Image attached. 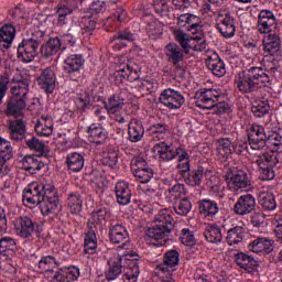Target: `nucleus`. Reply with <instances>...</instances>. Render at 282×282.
Here are the masks:
<instances>
[{
    "mask_svg": "<svg viewBox=\"0 0 282 282\" xmlns=\"http://www.w3.org/2000/svg\"><path fill=\"white\" fill-rule=\"evenodd\" d=\"M279 68L276 66L265 69L261 66H251L245 72H240L235 76L234 84L240 94H253L259 87H265L272 82L270 77Z\"/></svg>",
    "mask_w": 282,
    "mask_h": 282,
    "instance_id": "obj_1",
    "label": "nucleus"
},
{
    "mask_svg": "<svg viewBox=\"0 0 282 282\" xmlns=\"http://www.w3.org/2000/svg\"><path fill=\"white\" fill-rule=\"evenodd\" d=\"M175 219L173 212L169 208L161 209L154 218V226L147 230V237L152 241H158V246H166L169 235L173 232Z\"/></svg>",
    "mask_w": 282,
    "mask_h": 282,
    "instance_id": "obj_2",
    "label": "nucleus"
},
{
    "mask_svg": "<svg viewBox=\"0 0 282 282\" xmlns=\"http://www.w3.org/2000/svg\"><path fill=\"white\" fill-rule=\"evenodd\" d=\"M221 98V90L217 88H200L194 96L195 105L199 109H213L214 113H226L228 106Z\"/></svg>",
    "mask_w": 282,
    "mask_h": 282,
    "instance_id": "obj_3",
    "label": "nucleus"
},
{
    "mask_svg": "<svg viewBox=\"0 0 282 282\" xmlns=\"http://www.w3.org/2000/svg\"><path fill=\"white\" fill-rule=\"evenodd\" d=\"M40 191L42 193L41 213L43 217H47V215L54 214L56 208H58V192L52 181L42 182Z\"/></svg>",
    "mask_w": 282,
    "mask_h": 282,
    "instance_id": "obj_4",
    "label": "nucleus"
},
{
    "mask_svg": "<svg viewBox=\"0 0 282 282\" xmlns=\"http://www.w3.org/2000/svg\"><path fill=\"white\" fill-rule=\"evenodd\" d=\"M115 78L117 83H122L123 80L138 83L139 89L142 91H153V82L149 79H140L138 69H134L129 64L120 66L115 73Z\"/></svg>",
    "mask_w": 282,
    "mask_h": 282,
    "instance_id": "obj_5",
    "label": "nucleus"
},
{
    "mask_svg": "<svg viewBox=\"0 0 282 282\" xmlns=\"http://www.w3.org/2000/svg\"><path fill=\"white\" fill-rule=\"evenodd\" d=\"M253 164L261 170V177L264 181L274 180L276 173L274 172V166L279 164V153L269 152L267 154H261L252 160Z\"/></svg>",
    "mask_w": 282,
    "mask_h": 282,
    "instance_id": "obj_6",
    "label": "nucleus"
},
{
    "mask_svg": "<svg viewBox=\"0 0 282 282\" xmlns=\"http://www.w3.org/2000/svg\"><path fill=\"white\" fill-rule=\"evenodd\" d=\"M37 34L40 39H26L18 45V58L19 61H22V63H32L39 55V46L43 41V32H37Z\"/></svg>",
    "mask_w": 282,
    "mask_h": 282,
    "instance_id": "obj_7",
    "label": "nucleus"
},
{
    "mask_svg": "<svg viewBox=\"0 0 282 282\" xmlns=\"http://www.w3.org/2000/svg\"><path fill=\"white\" fill-rule=\"evenodd\" d=\"M30 94V75L28 70H18L12 78L11 98L24 100L28 102V95Z\"/></svg>",
    "mask_w": 282,
    "mask_h": 282,
    "instance_id": "obj_8",
    "label": "nucleus"
},
{
    "mask_svg": "<svg viewBox=\"0 0 282 282\" xmlns=\"http://www.w3.org/2000/svg\"><path fill=\"white\" fill-rule=\"evenodd\" d=\"M227 188L232 193H241L250 186L248 174L243 170H228L225 173Z\"/></svg>",
    "mask_w": 282,
    "mask_h": 282,
    "instance_id": "obj_9",
    "label": "nucleus"
},
{
    "mask_svg": "<svg viewBox=\"0 0 282 282\" xmlns=\"http://www.w3.org/2000/svg\"><path fill=\"white\" fill-rule=\"evenodd\" d=\"M165 56L167 62L173 64L175 69V77L183 78L185 70H184V50L180 47L177 44L170 43L165 46Z\"/></svg>",
    "mask_w": 282,
    "mask_h": 282,
    "instance_id": "obj_10",
    "label": "nucleus"
},
{
    "mask_svg": "<svg viewBox=\"0 0 282 282\" xmlns=\"http://www.w3.org/2000/svg\"><path fill=\"white\" fill-rule=\"evenodd\" d=\"M278 25L279 20H276L274 11L270 9H262L258 13L257 31L259 34H274Z\"/></svg>",
    "mask_w": 282,
    "mask_h": 282,
    "instance_id": "obj_11",
    "label": "nucleus"
},
{
    "mask_svg": "<svg viewBox=\"0 0 282 282\" xmlns=\"http://www.w3.org/2000/svg\"><path fill=\"white\" fill-rule=\"evenodd\" d=\"M108 237L113 246L118 247V250H129L131 248V240L129 238V231L127 227L115 224L109 226Z\"/></svg>",
    "mask_w": 282,
    "mask_h": 282,
    "instance_id": "obj_12",
    "label": "nucleus"
},
{
    "mask_svg": "<svg viewBox=\"0 0 282 282\" xmlns=\"http://www.w3.org/2000/svg\"><path fill=\"white\" fill-rule=\"evenodd\" d=\"M161 105H164L167 109H181L182 105L186 102L184 95L175 89L166 88L164 89L159 97Z\"/></svg>",
    "mask_w": 282,
    "mask_h": 282,
    "instance_id": "obj_13",
    "label": "nucleus"
},
{
    "mask_svg": "<svg viewBox=\"0 0 282 282\" xmlns=\"http://www.w3.org/2000/svg\"><path fill=\"white\" fill-rule=\"evenodd\" d=\"M22 202L24 206H29L32 208V206H40L43 204V192H41V185L37 183H31L29 184L22 193Z\"/></svg>",
    "mask_w": 282,
    "mask_h": 282,
    "instance_id": "obj_14",
    "label": "nucleus"
},
{
    "mask_svg": "<svg viewBox=\"0 0 282 282\" xmlns=\"http://www.w3.org/2000/svg\"><path fill=\"white\" fill-rule=\"evenodd\" d=\"M257 208V198L252 194L241 195L234 205L232 212L239 217L251 215Z\"/></svg>",
    "mask_w": 282,
    "mask_h": 282,
    "instance_id": "obj_15",
    "label": "nucleus"
},
{
    "mask_svg": "<svg viewBox=\"0 0 282 282\" xmlns=\"http://www.w3.org/2000/svg\"><path fill=\"white\" fill-rule=\"evenodd\" d=\"M217 30L224 39H232L237 26L235 25V17L230 11H225L218 15Z\"/></svg>",
    "mask_w": 282,
    "mask_h": 282,
    "instance_id": "obj_16",
    "label": "nucleus"
},
{
    "mask_svg": "<svg viewBox=\"0 0 282 282\" xmlns=\"http://www.w3.org/2000/svg\"><path fill=\"white\" fill-rule=\"evenodd\" d=\"M249 145L252 151H261L265 148V141L268 140V134L265 133V128L263 126L253 124L251 126L249 132Z\"/></svg>",
    "mask_w": 282,
    "mask_h": 282,
    "instance_id": "obj_17",
    "label": "nucleus"
},
{
    "mask_svg": "<svg viewBox=\"0 0 282 282\" xmlns=\"http://www.w3.org/2000/svg\"><path fill=\"white\" fill-rule=\"evenodd\" d=\"M14 230L21 239H30L36 232V224L30 216H22L14 221Z\"/></svg>",
    "mask_w": 282,
    "mask_h": 282,
    "instance_id": "obj_18",
    "label": "nucleus"
},
{
    "mask_svg": "<svg viewBox=\"0 0 282 282\" xmlns=\"http://www.w3.org/2000/svg\"><path fill=\"white\" fill-rule=\"evenodd\" d=\"M205 63L207 65V69H210L214 76H217L218 78H223V76H226V64L224 63V59H221L219 54H217V52L207 51Z\"/></svg>",
    "mask_w": 282,
    "mask_h": 282,
    "instance_id": "obj_19",
    "label": "nucleus"
},
{
    "mask_svg": "<svg viewBox=\"0 0 282 282\" xmlns=\"http://www.w3.org/2000/svg\"><path fill=\"white\" fill-rule=\"evenodd\" d=\"M177 25L184 28L191 34H199L202 31V19L193 13L177 14Z\"/></svg>",
    "mask_w": 282,
    "mask_h": 282,
    "instance_id": "obj_20",
    "label": "nucleus"
},
{
    "mask_svg": "<svg viewBox=\"0 0 282 282\" xmlns=\"http://www.w3.org/2000/svg\"><path fill=\"white\" fill-rule=\"evenodd\" d=\"M25 109H28V101L10 97L6 101L4 116L7 118H23Z\"/></svg>",
    "mask_w": 282,
    "mask_h": 282,
    "instance_id": "obj_21",
    "label": "nucleus"
},
{
    "mask_svg": "<svg viewBox=\"0 0 282 282\" xmlns=\"http://www.w3.org/2000/svg\"><path fill=\"white\" fill-rule=\"evenodd\" d=\"M37 85L45 94H54L56 89V73L53 67H46L37 77Z\"/></svg>",
    "mask_w": 282,
    "mask_h": 282,
    "instance_id": "obj_22",
    "label": "nucleus"
},
{
    "mask_svg": "<svg viewBox=\"0 0 282 282\" xmlns=\"http://www.w3.org/2000/svg\"><path fill=\"white\" fill-rule=\"evenodd\" d=\"M180 265V252L176 250L166 251L163 262L156 265L158 274H172L173 268Z\"/></svg>",
    "mask_w": 282,
    "mask_h": 282,
    "instance_id": "obj_23",
    "label": "nucleus"
},
{
    "mask_svg": "<svg viewBox=\"0 0 282 282\" xmlns=\"http://www.w3.org/2000/svg\"><path fill=\"white\" fill-rule=\"evenodd\" d=\"M152 152L159 158L160 162H173L177 158V148L164 141L158 142Z\"/></svg>",
    "mask_w": 282,
    "mask_h": 282,
    "instance_id": "obj_24",
    "label": "nucleus"
},
{
    "mask_svg": "<svg viewBox=\"0 0 282 282\" xmlns=\"http://www.w3.org/2000/svg\"><path fill=\"white\" fill-rule=\"evenodd\" d=\"M273 243L271 239L258 237L249 242L248 250L254 254H270L274 250Z\"/></svg>",
    "mask_w": 282,
    "mask_h": 282,
    "instance_id": "obj_25",
    "label": "nucleus"
},
{
    "mask_svg": "<svg viewBox=\"0 0 282 282\" xmlns=\"http://www.w3.org/2000/svg\"><path fill=\"white\" fill-rule=\"evenodd\" d=\"M83 65H85V58H83V55H68L64 61V72L74 78V76L80 75V67H83Z\"/></svg>",
    "mask_w": 282,
    "mask_h": 282,
    "instance_id": "obj_26",
    "label": "nucleus"
},
{
    "mask_svg": "<svg viewBox=\"0 0 282 282\" xmlns=\"http://www.w3.org/2000/svg\"><path fill=\"white\" fill-rule=\"evenodd\" d=\"M263 52L267 56H276L281 50V36L278 32H273L262 40Z\"/></svg>",
    "mask_w": 282,
    "mask_h": 282,
    "instance_id": "obj_27",
    "label": "nucleus"
},
{
    "mask_svg": "<svg viewBox=\"0 0 282 282\" xmlns=\"http://www.w3.org/2000/svg\"><path fill=\"white\" fill-rule=\"evenodd\" d=\"M174 37L186 52H188V50H195V52H202V50H204L205 44H193L195 40L182 29L174 30Z\"/></svg>",
    "mask_w": 282,
    "mask_h": 282,
    "instance_id": "obj_28",
    "label": "nucleus"
},
{
    "mask_svg": "<svg viewBox=\"0 0 282 282\" xmlns=\"http://www.w3.org/2000/svg\"><path fill=\"white\" fill-rule=\"evenodd\" d=\"M88 140L93 144L100 147L107 142V130L100 123H91L87 128Z\"/></svg>",
    "mask_w": 282,
    "mask_h": 282,
    "instance_id": "obj_29",
    "label": "nucleus"
},
{
    "mask_svg": "<svg viewBox=\"0 0 282 282\" xmlns=\"http://www.w3.org/2000/svg\"><path fill=\"white\" fill-rule=\"evenodd\" d=\"M80 269L77 267H64L53 274V282H74L78 281Z\"/></svg>",
    "mask_w": 282,
    "mask_h": 282,
    "instance_id": "obj_30",
    "label": "nucleus"
},
{
    "mask_svg": "<svg viewBox=\"0 0 282 282\" xmlns=\"http://www.w3.org/2000/svg\"><path fill=\"white\" fill-rule=\"evenodd\" d=\"M35 133L42 138H50L54 133V120L50 115H42L35 123Z\"/></svg>",
    "mask_w": 282,
    "mask_h": 282,
    "instance_id": "obj_31",
    "label": "nucleus"
},
{
    "mask_svg": "<svg viewBox=\"0 0 282 282\" xmlns=\"http://www.w3.org/2000/svg\"><path fill=\"white\" fill-rule=\"evenodd\" d=\"M235 262L241 270H245L249 274L252 272H257V268H259V262L253 259L251 256L239 252L234 256Z\"/></svg>",
    "mask_w": 282,
    "mask_h": 282,
    "instance_id": "obj_32",
    "label": "nucleus"
},
{
    "mask_svg": "<svg viewBox=\"0 0 282 282\" xmlns=\"http://www.w3.org/2000/svg\"><path fill=\"white\" fill-rule=\"evenodd\" d=\"M123 257H126V261H128V267L122 275V281L138 282V278L140 276V267L138 265V261L131 262V251H124Z\"/></svg>",
    "mask_w": 282,
    "mask_h": 282,
    "instance_id": "obj_33",
    "label": "nucleus"
},
{
    "mask_svg": "<svg viewBox=\"0 0 282 282\" xmlns=\"http://www.w3.org/2000/svg\"><path fill=\"white\" fill-rule=\"evenodd\" d=\"M108 265L109 268L106 272V279L108 281H116V279H118L124 270V267L122 265V256L117 253L111 257L108 261Z\"/></svg>",
    "mask_w": 282,
    "mask_h": 282,
    "instance_id": "obj_34",
    "label": "nucleus"
},
{
    "mask_svg": "<svg viewBox=\"0 0 282 282\" xmlns=\"http://www.w3.org/2000/svg\"><path fill=\"white\" fill-rule=\"evenodd\" d=\"M115 194L120 206L131 204V188L129 187V183L124 181L117 182L115 185Z\"/></svg>",
    "mask_w": 282,
    "mask_h": 282,
    "instance_id": "obj_35",
    "label": "nucleus"
},
{
    "mask_svg": "<svg viewBox=\"0 0 282 282\" xmlns=\"http://www.w3.org/2000/svg\"><path fill=\"white\" fill-rule=\"evenodd\" d=\"M17 36V29L12 24H4L0 29V50H10Z\"/></svg>",
    "mask_w": 282,
    "mask_h": 282,
    "instance_id": "obj_36",
    "label": "nucleus"
},
{
    "mask_svg": "<svg viewBox=\"0 0 282 282\" xmlns=\"http://www.w3.org/2000/svg\"><path fill=\"white\" fill-rule=\"evenodd\" d=\"M141 30L145 32L147 36L152 41H158L164 33V24L160 21L142 22Z\"/></svg>",
    "mask_w": 282,
    "mask_h": 282,
    "instance_id": "obj_37",
    "label": "nucleus"
},
{
    "mask_svg": "<svg viewBox=\"0 0 282 282\" xmlns=\"http://www.w3.org/2000/svg\"><path fill=\"white\" fill-rule=\"evenodd\" d=\"M122 107H124V98L122 97V94H115L110 96L107 101H104V109L108 111V115L122 111Z\"/></svg>",
    "mask_w": 282,
    "mask_h": 282,
    "instance_id": "obj_38",
    "label": "nucleus"
},
{
    "mask_svg": "<svg viewBox=\"0 0 282 282\" xmlns=\"http://www.w3.org/2000/svg\"><path fill=\"white\" fill-rule=\"evenodd\" d=\"M17 250V240L10 236H4L0 239V256L4 259H12Z\"/></svg>",
    "mask_w": 282,
    "mask_h": 282,
    "instance_id": "obj_39",
    "label": "nucleus"
},
{
    "mask_svg": "<svg viewBox=\"0 0 282 282\" xmlns=\"http://www.w3.org/2000/svg\"><path fill=\"white\" fill-rule=\"evenodd\" d=\"M22 166L24 171L36 173L37 171L45 169V163L41 160L40 155H25L22 159Z\"/></svg>",
    "mask_w": 282,
    "mask_h": 282,
    "instance_id": "obj_40",
    "label": "nucleus"
},
{
    "mask_svg": "<svg viewBox=\"0 0 282 282\" xmlns=\"http://www.w3.org/2000/svg\"><path fill=\"white\" fill-rule=\"evenodd\" d=\"M66 164L73 173H80L85 167V156L78 152H70L66 156Z\"/></svg>",
    "mask_w": 282,
    "mask_h": 282,
    "instance_id": "obj_41",
    "label": "nucleus"
},
{
    "mask_svg": "<svg viewBox=\"0 0 282 282\" xmlns=\"http://www.w3.org/2000/svg\"><path fill=\"white\" fill-rule=\"evenodd\" d=\"M128 134L130 142H140L144 138V127L142 121L132 119L128 126Z\"/></svg>",
    "mask_w": 282,
    "mask_h": 282,
    "instance_id": "obj_42",
    "label": "nucleus"
},
{
    "mask_svg": "<svg viewBox=\"0 0 282 282\" xmlns=\"http://www.w3.org/2000/svg\"><path fill=\"white\" fill-rule=\"evenodd\" d=\"M12 143L0 138V175L3 173V166H6L8 161L12 160Z\"/></svg>",
    "mask_w": 282,
    "mask_h": 282,
    "instance_id": "obj_43",
    "label": "nucleus"
},
{
    "mask_svg": "<svg viewBox=\"0 0 282 282\" xmlns=\"http://www.w3.org/2000/svg\"><path fill=\"white\" fill-rule=\"evenodd\" d=\"M176 158H178L176 169H178L181 175L188 173V171H191V155H188V151L183 147H178Z\"/></svg>",
    "mask_w": 282,
    "mask_h": 282,
    "instance_id": "obj_44",
    "label": "nucleus"
},
{
    "mask_svg": "<svg viewBox=\"0 0 282 282\" xmlns=\"http://www.w3.org/2000/svg\"><path fill=\"white\" fill-rule=\"evenodd\" d=\"M10 137L20 142L25 137V122L21 119L11 120L9 123Z\"/></svg>",
    "mask_w": 282,
    "mask_h": 282,
    "instance_id": "obj_45",
    "label": "nucleus"
},
{
    "mask_svg": "<svg viewBox=\"0 0 282 282\" xmlns=\"http://www.w3.org/2000/svg\"><path fill=\"white\" fill-rule=\"evenodd\" d=\"M61 45H63L61 43V39L58 37L50 39L41 47V54L43 58H47V59L52 58V56H54V54H56L58 50H61Z\"/></svg>",
    "mask_w": 282,
    "mask_h": 282,
    "instance_id": "obj_46",
    "label": "nucleus"
},
{
    "mask_svg": "<svg viewBox=\"0 0 282 282\" xmlns=\"http://www.w3.org/2000/svg\"><path fill=\"white\" fill-rule=\"evenodd\" d=\"M216 149L219 158L228 160L232 155L234 143L229 138H220L216 142Z\"/></svg>",
    "mask_w": 282,
    "mask_h": 282,
    "instance_id": "obj_47",
    "label": "nucleus"
},
{
    "mask_svg": "<svg viewBox=\"0 0 282 282\" xmlns=\"http://www.w3.org/2000/svg\"><path fill=\"white\" fill-rule=\"evenodd\" d=\"M199 210L207 219H214L219 213V205L212 199H203L199 204Z\"/></svg>",
    "mask_w": 282,
    "mask_h": 282,
    "instance_id": "obj_48",
    "label": "nucleus"
},
{
    "mask_svg": "<svg viewBox=\"0 0 282 282\" xmlns=\"http://www.w3.org/2000/svg\"><path fill=\"white\" fill-rule=\"evenodd\" d=\"M246 237V229L241 226H236L227 231L226 241L228 246H239Z\"/></svg>",
    "mask_w": 282,
    "mask_h": 282,
    "instance_id": "obj_49",
    "label": "nucleus"
},
{
    "mask_svg": "<svg viewBox=\"0 0 282 282\" xmlns=\"http://www.w3.org/2000/svg\"><path fill=\"white\" fill-rule=\"evenodd\" d=\"M204 237L209 243H221L224 234H221V228L219 226L207 225L205 227Z\"/></svg>",
    "mask_w": 282,
    "mask_h": 282,
    "instance_id": "obj_50",
    "label": "nucleus"
},
{
    "mask_svg": "<svg viewBox=\"0 0 282 282\" xmlns=\"http://www.w3.org/2000/svg\"><path fill=\"white\" fill-rule=\"evenodd\" d=\"M98 248V238L96 237V230L90 228L85 234L84 238V252L87 254H94Z\"/></svg>",
    "mask_w": 282,
    "mask_h": 282,
    "instance_id": "obj_51",
    "label": "nucleus"
},
{
    "mask_svg": "<svg viewBox=\"0 0 282 282\" xmlns=\"http://www.w3.org/2000/svg\"><path fill=\"white\" fill-rule=\"evenodd\" d=\"M184 195H186V185L182 183H175L165 192V197L170 202H177V199H182Z\"/></svg>",
    "mask_w": 282,
    "mask_h": 282,
    "instance_id": "obj_52",
    "label": "nucleus"
},
{
    "mask_svg": "<svg viewBox=\"0 0 282 282\" xmlns=\"http://www.w3.org/2000/svg\"><path fill=\"white\" fill-rule=\"evenodd\" d=\"M66 205H67V208H69L70 213L73 214L80 213V210H83V196H80V193L73 192L68 194Z\"/></svg>",
    "mask_w": 282,
    "mask_h": 282,
    "instance_id": "obj_53",
    "label": "nucleus"
},
{
    "mask_svg": "<svg viewBox=\"0 0 282 282\" xmlns=\"http://www.w3.org/2000/svg\"><path fill=\"white\" fill-rule=\"evenodd\" d=\"M251 111L256 118H263L270 111L268 99L258 98L252 102Z\"/></svg>",
    "mask_w": 282,
    "mask_h": 282,
    "instance_id": "obj_54",
    "label": "nucleus"
},
{
    "mask_svg": "<svg viewBox=\"0 0 282 282\" xmlns=\"http://www.w3.org/2000/svg\"><path fill=\"white\" fill-rule=\"evenodd\" d=\"M54 265H58V260H56V258H54L53 256H44L40 259L37 263V268L42 270V272L53 275L55 274L54 270L52 269L54 268Z\"/></svg>",
    "mask_w": 282,
    "mask_h": 282,
    "instance_id": "obj_55",
    "label": "nucleus"
},
{
    "mask_svg": "<svg viewBox=\"0 0 282 282\" xmlns=\"http://www.w3.org/2000/svg\"><path fill=\"white\" fill-rule=\"evenodd\" d=\"M149 135H152L153 140H164L166 133H169V126L164 122L153 123L148 129Z\"/></svg>",
    "mask_w": 282,
    "mask_h": 282,
    "instance_id": "obj_56",
    "label": "nucleus"
},
{
    "mask_svg": "<svg viewBox=\"0 0 282 282\" xmlns=\"http://www.w3.org/2000/svg\"><path fill=\"white\" fill-rule=\"evenodd\" d=\"M260 204L263 210H276V200L274 198V194L270 192H263L260 195Z\"/></svg>",
    "mask_w": 282,
    "mask_h": 282,
    "instance_id": "obj_57",
    "label": "nucleus"
},
{
    "mask_svg": "<svg viewBox=\"0 0 282 282\" xmlns=\"http://www.w3.org/2000/svg\"><path fill=\"white\" fill-rule=\"evenodd\" d=\"M202 180H204V169L198 167L197 170L189 172L185 182L188 186H199V184H202Z\"/></svg>",
    "mask_w": 282,
    "mask_h": 282,
    "instance_id": "obj_58",
    "label": "nucleus"
},
{
    "mask_svg": "<svg viewBox=\"0 0 282 282\" xmlns=\"http://www.w3.org/2000/svg\"><path fill=\"white\" fill-rule=\"evenodd\" d=\"M26 147L31 151H35V153H39V155H45V143L36 139V137H32L31 139H28Z\"/></svg>",
    "mask_w": 282,
    "mask_h": 282,
    "instance_id": "obj_59",
    "label": "nucleus"
},
{
    "mask_svg": "<svg viewBox=\"0 0 282 282\" xmlns=\"http://www.w3.org/2000/svg\"><path fill=\"white\" fill-rule=\"evenodd\" d=\"M101 162L105 166L113 169L118 164V152L115 150H108L102 153Z\"/></svg>",
    "mask_w": 282,
    "mask_h": 282,
    "instance_id": "obj_60",
    "label": "nucleus"
},
{
    "mask_svg": "<svg viewBox=\"0 0 282 282\" xmlns=\"http://www.w3.org/2000/svg\"><path fill=\"white\" fill-rule=\"evenodd\" d=\"M191 208H193L191 200L188 198H183L178 202L174 210L176 215H181V217H186V215L191 213Z\"/></svg>",
    "mask_w": 282,
    "mask_h": 282,
    "instance_id": "obj_61",
    "label": "nucleus"
},
{
    "mask_svg": "<svg viewBox=\"0 0 282 282\" xmlns=\"http://www.w3.org/2000/svg\"><path fill=\"white\" fill-rule=\"evenodd\" d=\"M96 31V20L88 19L84 28L82 29V36L84 41H89L91 36H94V32Z\"/></svg>",
    "mask_w": 282,
    "mask_h": 282,
    "instance_id": "obj_62",
    "label": "nucleus"
},
{
    "mask_svg": "<svg viewBox=\"0 0 282 282\" xmlns=\"http://www.w3.org/2000/svg\"><path fill=\"white\" fill-rule=\"evenodd\" d=\"M180 239L183 246H195V234L188 228H183L181 230Z\"/></svg>",
    "mask_w": 282,
    "mask_h": 282,
    "instance_id": "obj_63",
    "label": "nucleus"
},
{
    "mask_svg": "<svg viewBox=\"0 0 282 282\" xmlns=\"http://www.w3.org/2000/svg\"><path fill=\"white\" fill-rule=\"evenodd\" d=\"M147 169H150L149 163L142 158H134L131 161V171L133 175L135 173H140L141 171H145Z\"/></svg>",
    "mask_w": 282,
    "mask_h": 282,
    "instance_id": "obj_64",
    "label": "nucleus"
}]
</instances>
